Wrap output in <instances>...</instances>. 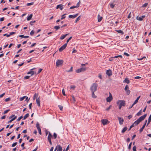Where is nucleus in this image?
Here are the masks:
<instances>
[{
    "instance_id": "f257e3e1",
    "label": "nucleus",
    "mask_w": 151,
    "mask_h": 151,
    "mask_svg": "<svg viewBox=\"0 0 151 151\" xmlns=\"http://www.w3.org/2000/svg\"><path fill=\"white\" fill-rule=\"evenodd\" d=\"M147 116V114H145L144 115L141 116L136 121L134 122L133 124V125L135 126L137 125L140 122L144 119Z\"/></svg>"
},
{
    "instance_id": "f03ea898",
    "label": "nucleus",
    "mask_w": 151,
    "mask_h": 151,
    "mask_svg": "<svg viewBox=\"0 0 151 151\" xmlns=\"http://www.w3.org/2000/svg\"><path fill=\"white\" fill-rule=\"evenodd\" d=\"M97 87V84L96 83H93L92 84L90 89L91 91L95 92L96 91Z\"/></svg>"
},
{
    "instance_id": "7ed1b4c3",
    "label": "nucleus",
    "mask_w": 151,
    "mask_h": 151,
    "mask_svg": "<svg viewBox=\"0 0 151 151\" xmlns=\"http://www.w3.org/2000/svg\"><path fill=\"white\" fill-rule=\"evenodd\" d=\"M117 104L122 106H124L125 105V101L124 100H119L116 102Z\"/></svg>"
},
{
    "instance_id": "20e7f679",
    "label": "nucleus",
    "mask_w": 151,
    "mask_h": 151,
    "mask_svg": "<svg viewBox=\"0 0 151 151\" xmlns=\"http://www.w3.org/2000/svg\"><path fill=\"white\" fill-rule=\"evenodd\" d=\"M17 118V116H15V115H12V116H9V119H11V120H10V121L8 122V123H11L12 121L14 120L15 119H16Z\"/></svg>"
},
{
    "instance_id": "39448f33",
    "label": "nucleus",
    "mask_w": 151,
    "mask_h": 151,
    "mask_svg": "<svg viewBox=\"0 0 151 151\" xmlns=\"http://www.w3.org/2000/svg\"><path fill=\"white\" fill-rule=\"evenodd\" d=\"M63 60H58L56 62V66L58 67L59 65H63Z\"/></svg>"
},
{
    "instance_id": "423d86ee",
    "label": "nucleus",
    "mask_w": 151,
    "mask_h": 151,
    "mask_svg": "<svg viewBox=\"0 0 151 151\" xmlns=\"http://www.w3.org/2000/svg\"><path fill=\"white\" fill-rule=\"evenodd\" d=\"M87 69V68H81L80 69H78L76 71V72L77 73H79L82 72H84Z\"/></svg>"
},
{
    "instance_id": "0eeeda50",
    "label": "nucleus",
    "mask_w": 151,
    "mask_h": 151,
    "mask_svg": "<svg viewBox=\"0 0 151 151\" xmlns=\"http://www.w3.org/2000/svg\"><path fill=\"white\" fill-rule=\"evenodd\" d=\"M124 90L125 91L127 94L129 95L130 92V91L129 90V88L128 85H126L124 88Z\"/></svg>"
},
{
    "instance_id": "6e6552de",
    "label": "nucleus",
    "mask_w": 151,
    "mask_h": 151,
    "mask_svg": "<svg viewBox=\"0 0 151 151\" xmlns=\"http://www.w3.org/2000/svg\"><path fill=\"white\" fill-rule=\"evenodd\" d=\"M109 93V96L106 99V101L107 102H110L112 99V96L111 94L110 93Z\"/></svg>"
},
{
    "instance_id": "1a4fd4ad",
    "label": "nucleus",
    "mask_w": 151,
    "mask_h": 151,
    "mask_svg": "<svg viewBox=\"0 0 151 151\" xmlns=\"http://www.w3.org/2000/svg\"><path fill=\"white\" fill-rule=\"evenodd\" d=\"M67 45V43H65L59 49V51L60 52L64 50L66 47Z\"/></svg>"
},
{
    "instance_id": "9d476101",
    "label": "nucleus",
    "mask_w": 151,
    "mask_h": 151,
    "mask_svg": "<svg viewBox=\"0 0 151 151\" xmlns=\"http://www.w3.org/2000/svg\"><path fill=\"white\" fill-rule=\"evenodd\" d=\"M101 122H102L104 125L107 124L109 122L106 119H103L101 120Z\"/></svg>"
},
{
    "instance_id": "9b49d317",
    "label": "nucleus",
    "mask_w": 151,
    "mask_h": 151,
    "mask_svg": "<svg viewBox=\"0 0 151 151\" xmlns=\"http://www.w3.org/2000/svg\"><path fill=\"white\" fill-rule=\"evenodd\" d=\"M36 127L38 131L39 132V133L40 134H41L42 133L40 128V127L39 124L38 122H37L36 124Z\"/></svg>"
},
{
    "instance_id": "f8f14e48",
    "label": "nucleus",
    "mask_w": 151,
    "mask_h": 151,
    "mask_svg": "<svg viewBox=\"0 0 151 151\" xmlns=\"http://www.w3.org/2000/svg\"><path fill=\"white\" fill-rule=\"evenodd\" d=\"M106 74L109 76H111L112 75L111 70H107Z\"/></svg>"
},
{
    "instance_id": "ddd939ff",
    "label": "nucleus",
    "mask_w": 151,
    "mask_h": 151,
    "mask_svg": "<svg viewBox=\"0 0 151 151\" xmlns=\"http://www.w3.org/2000/svg\"><path fill=\"white\" fill-rule=\"evenodd\" d=\"M118 120L119 122V124L120 125H122L124 121V119H122L120 117H118Z\"/></svg>"
},
{
    "instance_id": "4468645a",
    "label": "nucleus",
    "mask_w": 151,
    "mask_h": 151,
    "mask_svg": "<svg viewBox=\"0 0 151 151\" xmlns=\"http://www.w3.org/2000/svg\"><path fill=\"white\" fill-rule=\"evenodd\" d=\"M57 147L58 148L57 151H62V148L61 146L60 145H57Z\"/></svg>"
},
{
    "instance_id": "2eb2a0df",
    "label": "nucleus",
    "mask_w": 151,
    "mask_h": 151,
    "mask_svg": "<svg viewBox=\"0 0 151 151\" xmlns=\"http://www.w3.org/2000/svg\"><path fill=\"white\" fill-rule=\"evenodd\" d=\"M78 14H77L74 15H70L69 16V18H74L78 16Z\"/></svg>"
},
{
    "instance_id": "dca6fc26",
    "label": "nucleus",
    "mask_w": 151,
    "mask_h": 151,
    "mask_svg": "<svg viewBox=\"0 0 151 151\" xmlns=\"http://www.w3.org/2000/svg\"><path fill=\"white\" fill-rule=\"evenodd\" d=\"M63 6L61 4L58 5L56 7V9H58L59 8L60 10H62L63 9Z\"/></svg>"
},
{
    "instance_id": "f3484780",
    "label": "nucleus",
    "mask_w": 151,
    "mask_h": 151,
    "mask_svg": "<svg viewBox=\"0 0 151 151\" xmlns=\"http://www.w3.org/2000/svg\"><path fill=\"white\" fill-rule=\"evenodd\" d=\"M98 22H100L102 19V17L100 16L99 14L98 15Z\"/></svg>"
},
{
    "instance_id": "a211bd4d",
    "label": "nucleus",
    "mask_w": 151,
    "mask_h": 151,
    "mask_svg": "<svg viewBox=\"0 0 151 151\" xmlns=\"http://www.w3.org/2000/svg\"><path fill=\"white\" fill-rule=\"evenodd\" d=\"M145 124H144L143 125V126L142 127V128H141V129H140L139 131V132L140 133H141V132H142L144 129L145 127Z\"/></svg>"
},
{
    "instance_id": "6ab92c4d",
    "label": "nucleus",
    "mask_w": 151,
    "mask_h": 151,
    "mask_svg": "<svg viewBox=\"0 0 151 151\" xmlns=\"http://www.w3.org/2000/svg\"><path fill=\"white\" fill-rule=\"evenodd\" d=\"M52 137V135L51 133L50 132H49V134L48 136L47 137V139L48 140H50L51 139V137Z\"/></svg>"
},
{
    "instance_id": "aec40b11",
    "label": "nucleus",
    "mask_w": 151,
    "mask_h": 151,
    "mask_svg": "<svg viewBox=\"0 0 151 151\" xmlns=\"http://www.w3.org/2000/svg\"><path fill=\"white\" fill-rule=\"evenodd\" d=\"M36 102L37 103V104L38 106H40V99H36Z\"/></svg>"
},
{
    "instance_id": "412c9836",
    "label": "nucleus",
    "mask_w": 151,
    "mask_h": 151,
    "mask_svg": "<svg viewBox=\"0 0 151 151\" xmlns=\"http://www.w3.org/2000/svg\"><path fill=\"white\" fill-rule=\"evenodd\" d=\"M32 14H30L29 16H28L27 18V19L28 21L30 20L32 18Z\"/></svg>"
},
{
    "instance_id": "4be33fe9",
    "label": "nucleus",
    "mask_w": 151,
    "mask_h": 151,
    "mask_svg": "<svg viewBox=\"0 0 151 151\" xmlns=\"http://www.w3.org/2000/svg\"><path fill=\"white\" fill-rule=\"evenodd\" d=\"M123 82L126 83H129L130 82L129 81V80L128 78H126L124 80Z\"/></svg>"
},
{
    "instance_id": "5701e85b",
    "label": "nucleus",
    "mask_w": 151,
    "mask_h": 151,
    "mask_svg": "<svg viewBox=\"0 0 151 151\" xmlns=\"http://www.w3.org/2000/svg\"><path fill=\"white\" fill-rule=\"evenodd\" d=\"M68 35V34H66L64 35H63L61 37L60 39L61 40H62L64 39L66 36Z\"/></svg>"
},
{
    "instance_id": "b1692460",
    "label": "nucleus",
    "mask_w": 151,
    "mask_h": 151,
    "mask_svg": "<svg viewBox=\"0 0 151 151\" xmlns=\"http://www.w3.org/2000/svg\"><path fill=\"white\" fill-rule=\"evenodd\" d=\"M151 120V114L150 115V116L149 117L147 123V126L150 123Z\"/></svg>"
},
{
    "instance_id": "393cba45",
    "label": "nucleus",
    "mask_w": 151,
    "mask_h": 151,
    "mask_svg": "<svg viewBox=\"0 0 151 151\" xmlns=\"http://www.w3.org/2000/svg\"><path fill=\"white\" fill-rule=\"evenodd\" d=\"M34 74V72L32 71H31L27 73V74H31V76H32Z\"/></svg>"
},
{
    "instance_id": "a878e982",
    "label": "nucleus",
    "mask_w": 151,
    "mask_h": 151,
    "mask_svg": "<svg viewBox=\"0 0 151 151\" xmlns=\"http://www.w3.org/2000/svg\"><path fill=\"white\" fill-rule=\"evenodd\" d=\"M127 127H124L122 131V133H124L127 130Z\"/></svg>"
},
{
    "instance_id": "bb28decb",
    "label": "nucleus",
    "mask_w": 151,
    "mask_h": 151,
    "mask_svg": "<svg viewBox=\"0 0 151 151\" xmlns=\"http://www.w3.org/2000/svg\"><path fill=\"white\" fill-rule=\"evenodd\" d=\"M19 37H21L22 38H28L29 37V36H24L23 35H21L19 36Z\"/></svg>"
},
{
    "instance_id": "cd10ccee",
    "label": "nucleus",
    "mask_w": 151,
    "mask_h": 151,
    "mask_svg": "<svg viewBox=\"0 0 151 151\" xmlns=\"http://www.w3.org/2000/svg\"><path fill=\"white\" fill-rule=\"evenodd\" d=\"M116 31L118 33L121 34V35H123L124 34V32L121 30H116Z\"/></svg>"
},
{
    "instance_id": "c85d7f7f",
    "label": "nucleus",
    "mask_w": 151,
    "mask_h": 151,
    "mask_svg": "<svg viewBox=\"0 0 151 151\" xmlns=\"http://www.w3.org/2000/svg\"><path fill=\"white\" fill-rule=\"evenodd\" d=\"M29 116V114L27 113L26 114L24 117V120L25 119Z\"/></svg>"
},
{
    "instance_id": "c756f323",
    "label": "nucleus",
    "mask_w": 151,
    "mask_h": 151,
    "mask_svg": "<svg viewBox=\"0 0 151 151\" xmlns=\"http://www.w3.org/2000/svg\"><path fill=\"white\" fill-rule=\"evenodd\" d=\"M142 110L141 109V110H140L139 111V112H138L137 114V115L138 116H139L140 115H141V114H142Z\"/></svg>"
},
{
    "instance_id": "7c9ffc66",
    "label": "nucleus",
    "mask_w": 151,
    "mask_h": 151,
    "mask_svg": "<svg viewBox=\"0 0 151 151\" xmlns=\"http://www.w3.org/2000/svg\"><path fill=\"white\" fill-rule=\"evenodd\" d=\"M92 97L93 98H96V96H95L94 94V92L93 91H92Z\"/></svg>"
},
{
    "instance_id": "2f4dec72",
    "label": "nucleus",
    "mask_w": 151,
    "mask_h": 151,
    "mask_svg": "<svg viewBox=\"0 0 151 151\" xmlns=\"http://www.w3.org/2000/svg\"><path fill=\"white\" fill-rule=\"evenodd\" d=\"M26 97V96H23L22 97H21L20 98V101H23Z\"/></svg>"
},
{
    "instance_id": "473e14b6",
    "label": "nucleus",
    "mask_w": 151,
    "mask_h": 151,
    "mask_svg": "<svg viewBox=\"0 0 151 151\" xmlns=\"http://www.w3.org/2000/svg\"><path fill=\"white\" fill-rule=\"evenodd\" d=\"M137 20H139L140 21H142L143 20L142 18L141 17H137Z\"/></svg>"
},
{
    "instance_id": "72a5a7b5",
    "label": "nucleus",
    "mask_w": 151,
    "mask_h": 151,
    "mask_svg": "<svg viewBox=\"0 0 151 151\" xmlns=\"http://www.w3.org/2000/svg\"><path fill=\"white\" fill-rule=\"evenodd\" d=\"M38 95L36 93H35L33 96V99L34 100H35L36 98L37 97Z\"/></svg>"
},
{
    "instance_id": "f704fd0d",
    "label": "nucleus",
    "mask_w": 151,
    "mask_h": 151,
    "mask_svg": "<svg viewBox=\"0 0 151 151\" xmlns=\"http://www.w3.org/2000/svg\"><path fill=\"white\" fill-rule=\"evenodd\" d=\"M53 137L54 139H56L57 137V135L56 133H54L53 135Z\"/></svg>"
},
{
    "instance_id": "c9c22d12",
    "label": "nucleus",
    "mask_w": 151,
    "mask_h": 151,
    "mask_svg": "<svg viewBox=\"0 0 151 151\" xmlns=\"http://www.w3.org/2000/svg\"><path fill=\"white\" fill-rule=\"evenodd\" d=\"M34 4V2H31L29 3H28L27 4V6H29L31 5H33Z\"/></svg>"
},
{
    "instance_id": "e433bc0d",
    "label": "nucleus",
    "mask_w": 151,
    "mask_h": 151,
    "mask_svg": "<svg viewBox=\"0 0 151 151\" xmlns=\"http://www.w3.org/2000/svg\"><path fill=\"white\" fill-rule=\"evenodd\" d=\"M148 4V3H145V4H144L142 6V7H146L147 6Z\"/></svg>"
},
{
    "instance_id": "4c0bfd02",
    "label": "nucleus",
    "mask_w": 151,
    "mask_h": 151,
    "mask_svg": "<svg viewBox=\"0 0 151 151\" xmlns=\"http://www.w3.org/2000/svg\"><path fill=\"white\" fill-rule=\"evenodd\" d=\"M35 20H34L33 21H31L30 22V24L31 25H32L33 24L35 23Z\"/></svg>"
},
{
    "instance_id": "58836bf2",
    "label": "nucleus",
    "mask_w": 151,
    "mask_h": 151,
    "mask_svg": "<svg viewBox=\"0 0 151 151\" xmlns=\"http://www.w3.org/2000/svg\"><path fill=\"white\" fill-rule=\"evenodd\" d=\"M54 28L55 29H56L57 30L58 29H59L60 28L59 26H55Z\"/></svg>"
},
{
    "instance_id": "ea45409f",
    "label": "nucleus",
    "mask_w": 151,
    "mask_h": 151,
    "mask_svg": "<svg viewBox=\"0 0 151 151\" xmlns=\"http://www.w3.org/2000/svg\"><path fill=\"white\" fill-rule=\"evenodd\" d=\"M114 5L115 4H113L112 3L110 4V6L112 8H113L114 7Z\"/></svg>"
},
{
    "instance_id": "a19ab883",
    "label": "nucleus",
    "mask_w": 151,
    "mask_h": 151,
    "mask_svg": "<svg viewBox=\"0 0 151 151\" xmlns=\"http://www.w3.org/2000/svg\"><path fill=\"white\" fill-rule=\"evenodd\" d=\"M80 16H79L78 17L75 21V22L76 23L77 21H78L80 19Z\"/></svg>"
},
{
    "instance_id": "79ce46f5",
    "label": "nucleus",
    "mask_w": 151,
    "mask_h": 151,
    "mask_svg": "<svg viewBox=\"0 0 151 151\" xmlns=\"http://www.w3.org/2000/svg\"><path fill=\"white\" fill-rule=\"evenodd\" d=\"M132 150L133 151H137L136 146H134L133 147Z\"/></svg>"
},
{
    "instance_id": "37998d69",
    "label": "nucleus",
    "mask_w": 151,
    "mask_h": 151,
    "mask_svg": "<svg viewBox=\"0 0 151 151\" xmlns=\"http://www.w3.org/2000/svg\"><path fill=\"white\" fill-rule=\"evenodd\" d=\"M132 144V142H131L129 144L128 146V149L129 150H130L131 149V145Z\"/></svg>"
},
{
    "instance_id": "c03bdc74",
    "label": "nucleus",
    "mask_w": 151,
    "mask_h": 151,
    "mask_svg": "<svg viewBox=\"0 0 151 151\" xmlns=\"http://www.w3.org/2000/svg\"><path fill=\"white\" fill-rule=\"evenodd\" d=\"M17 142L14 143L12 145V147H14L15 146L17 145Z\"/></svg>"
},
{
    "instance_id": "a18cd8bd",
    "label": "nucleus",
    "mask_w": 151,
    "mask_h": 151,
    "mask_svg": "<svg viewBox=\"0 0 151 151\" xmlns=\"http://www.w3.org/2000/svg\"><path fill=\"white\" fill-rule=\"evenodd\" d=\"M73 67H71L70 68V69L68 71H67V72H72L73 71Z\"/></svg>"
},
{
    "instance_id": "49530a36",
    "label": "nucleus",
    "mask_w": 151,
    "mask_h": 151,
    "mask_svg": "<svg viewBox=\"0 0 151 151\" xmlns=\"http://www.w3.org/2000/svg\"><path fill=\"white\" fill-rule=\"evenodd\" d=\"M62 93H63V95L64 96H65V91L64 90V89H63L62 90Z\"/></svg>"
},
{
    "instance_id": "de8ad7c7",
    "label": "nucleus",
    "mask_w": 151,
    "mask_h": 151,
    "mask_svg": "<svg viewBox=\"0 0 151 151\" xmlns=\"http://www.w3.org/2000/svg\"><path fill=\"white\" fill-rule=\"evenodd\" d=\"M80 1H79V2L76 5V8L80 6Z\"/></svg>"
},
{
    "instance_id": "09e8293b",
    "label": "nucleus",
    "mask_w": 151,
    "mask_h": 151,
    "mask_svg": "<svg viewBox=\"0 0 151 151\" xmlns=\"http://www.w3.org/2000/svg\"><path fill=\"white\" fill-rule=\"evenodd\" d=\"M10 98H7L5 99V101L6 102H7V101H10Z\"/></svg>"
},
{
    "instance_id": "8fccbe9b",
    "label": "nucleus",
    "mask_w": 151,
    "mask_h": 151,
    "mask_svg": "<svg viewBox=\"0 0 151 151\" xmlns=\"http://www.w3.org/2000/svg\"><path fill=\"white\" fill-rule=\"evenodd\" d=\"M23 116H20L17 119V121H19L20 120V119L23 118Z\"/></svg>"
},
{
    "instance_id": "3c124183",
    "label": "nucleus",
    "mask_w": 151,
    "mask_h": 151,
    "mask_svg": "<svg viewBox=\"0 0 151 151\" xmlns=\"http://www.w3.org/2000/svg\"><path fill=\"white\" fill-rule=\"evenodd\" d=\"M30 77V76H27L24 77V78L25 79H28Z\"/></svg>"
},
{
    "instance_id": "603ef678",
    "label": "nucleus",
    "mask_w": 151,
    "mask_h": 151,
    "mask_svg": "<svg viewBox=\"0 0 151 151\" xmlns=\"http://www.w3.org/2000/svg\"><path fill=\"white\" fill-rule=\"evenodd\" d=\"M72 38V37H69V38L67 40V41H66V43H68V42H69V40H70Z\"/></svg>"
},
{
    "instance_id": "864d4df0",
    "label": "nucleus",
    "mask_w": 151,
    "mask_h": 151,
    "mask_svg": "<svg viewBox=\"0 0 151 151\" xmlns=\"http://www.w3.org/2000/svg\"><path fill=\"white\" fill-rule=\"evenodd\" d=\"M138 101L136 99L134 102V103H133V105H134L136 104L137 103Z\"/></svg>"
},
{
    "instance_id": "5fc2aeb1",
    "label": "nucleus",
    "mask_w": 151,
    "mask_h": 151,
    "mask_svg": "<svg viewBox=\"0 0 151 151\" xmlns=\"http://www.w3.org/2000/svg\"><path fill=\"white\" fill-rule=\"evenodd\" d=\"M66 14H64L62 16V17L61 19V20L65 18V17L64 16V15H65Z\"/></svg>"
},
{
    "instance_id": "6e6d98bb",
    "label": "nucleus",
    "mask_w": 151,
    "mask_h": 151,
    "mask_svg": "<svg viewBox=\"0 0 151 151\" xmlns=\"http://www.w3.org/2000/svg\"><path fill=\"white\" fill-rule=\"evenodd\" d=\"M69 149V146L68 145L66 148L65 150V149H64L63 151H67Z\"/></svg>"
},
{
    "instance_id": "4d7b16f0",
    "label": "nucleus",
    "mask_w": 151,
    "mask_h": 151,
    "mask_svg": "<svg viewBox=\"0 0 151 151\" xmlns=\"http://www.w3.org/2000/svg\"><path fill=\"white\" fill-rule=\"evenodd\" d=\"M58 107H59L60 110L62 111L63 109V107L60 105H59Z\"/></svg>"
},
{
    "instance_id": "13d9d810",
    "label": "nucleus",
    "mask_w": 151,
    "mask_h": 151,
    "mask_svg": "<svg viewBox=\"0 0 151 151\" xmlns=\"http://www.w3.org/2000/svg\"><path fill=\"white\" fill-rule=\"evenodd\" d=\"M124 55H125L127 56H128V57L129 56V55H130L129 54H128V53H127L126 52H124Z\"/></svg>"
},
{
    "instance_id": "bf43d9fd",
    "label": "nucleus",
    "mask_w": 151,
    "mask_h": 151,
    "mask_svg": "<svg viewBox=\"0 0 151 151\" xmlns=\"http://www.w3.org/2000/svg\"><path fill=\"white\" fill-rule=\"evenodd\" d=\"M9 110H10L9 109H8L7 110L5 111L4 112V114H6L8 112H9Z\"/></svg>"
},
{
    "instance_id": "052dcab7",
    "label": "nucleus",
    "mask_w": 151,
    "mask_h": 151,
    "mask_svg": "<svg viewBox=\"0 0 151 151\" xmlns=\"http://www.w3.org/2000/svg\"><path fill=\"white\" fill-rule=\"evenodd\" d=\"M3 36H6L7 37H10L9 34H4L3 35Z\"/></svg>"
},
{
    "instance_id": "680f3d73",
    "label": "nucleus",
    "mask_w": 151,
    "mask_h": 151,
    "mask_svg": "<svg viewBox=\"0 0 151 151\" xmlns=\"http://www.w3.org/2000/svg\"><path fill=\"white\" fill-rule=\"evenodd\" d=\"M24 143H22L21 145V146L22 147H23V149L24 150L25 149V147H24Z\"/></svg>"
},
{
    "instance_id": "e2e57ef3",
    "label": "nucleus",
    "mask_w": 151,
    "mask_h": 151,
    "mask_svg": "<svg viewBox=\"0 0 151 151\" xmlns=\"http://www.w3.org/2000/svg\"><path fill=\"white\" fill-rule=\"evenodd\" d=\"M42 70V69H41V68L39 69L38 70V72L37 73V74H39L41 72V71Z\"/></svg>"
},
{
    "instance_id": "0e129e2a",
    "label": "nucleus",
    "mask_w": 151,
    "mask_h": 151,
    "mask_svg": "<svg viewBox=\"0 0 151 151\" xmlns=\"http://www.w3.org/2000/svg\"><path fill=\"white\" fill-rule=\"evenodd\" d=\"M34 32L33 30H32L31 32H30V35L32 36L33 35V34H34Z\"/></svg>"
},
{
    "instance_id": "69168bd1",
    "label": "nucleus",
    "mask_w": 151,
    "mask_h": 151,
    "mask_svg": "<svg viewBox=\"0 0 151 151\" xmlns=\"http://www.w3.org/2000/svg\"><path fill=\"white\" fill-rule=\"evenodd\" d=\"M5 93H3L2 94L0 95V98H1L2 97H3L5 95Z\"/></svg>"
},
{
    "instance_id": "338daca9",
    "label": "nucleus",
    "mask_w": 151,
    "mask_h": 151,
    "mask_svg": "<svg viewBox=\"0 0 151 151\" xmlns=\"http://www.w3.org/2000/svg\"><path fill=\"white\" fill-rule=\"evenodd\" d=\"M131 12H130L128 15V16L127 17V18L128 19H129L131 18Z\"/></svg>"
},
{
    "instance_id": "774afa93",
    "label": "nucleus",
    "mask_w": 151,
    "mask_h": 151,
    "mask_svg": "<svg viewBox=\"0 0 151 151\" xmlns=\"http://www.w3.org/2000/svg\"><path fill=\"white\" fill-rule=\"evenodd\" d=\"M4 17H2V18H1L0 19V21L2 22V21H3L4 20Z\"/></svg>"
}]
</instances>
